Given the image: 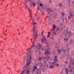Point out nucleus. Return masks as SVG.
<instances>
[{"mask_svg": "<svg viewBox=\"0 0 74 74\" xmlns=\"http://www.w3.org/2000/svg\"><path fill=\"white\" fill-rule=\"evenodd\" d=\"M41 50H42V51H43V49H42Z\"/></svg>", "mask_w": 74, "mask_h": 74, "instance_id": "53", "label": "nucleus"}, {"mask_svg": "<svg viewBox=\"0 0 74 74\" xmlns=\"http://www.w3.org/2000/svg\"><path fill=\"white\" fill-rule=\"evenodd\" d=\"M43 38L42 39V41H41V43H42L43 42H45V43L47 45L48 44V42L47 41V39L45 38L44 36L43 37Z\"/></svg>", "mask_w": 74, "mask_h": 74, "instance_id": "4", "label": "nucleus"}, {"mask_svg": "<svg viewBox=\"0 0 74 74\" xmlns=\"http://www.w3.org/2000/svg\"><path fill=\"white\" fill-rule=\"evenodd\" d=\"M32 71H36V69L34 68L33 69V70Z\"/></svg>", "mask_w": 74, "mask_h": 74, "instance_id": "28", "label": "nucleus"}, {"mask_svg": "<svg viewBox=\"0 0 74 74\" xmlns=\"http://www.w3.org/2000/svg\"><path fill=\"white\" fill-rule=\"evenodd\" d=\"M62 30H63V28H61L60 29V31H62Z\"/></svg>", "mask_w": 74, "mask_h": 74, "instance_id": "33", "label": "nucleus"}, {"mask_svg": "<svg viewBox=\"0 0 74 74\" xmlns=\"http://www.w3.org/2000/svg\"><path fill=\"white\" fill-rule=\"evenodd\" d=\"M24 4H25V6H26L27 7V8L28 10L29 11L30 13H31V12H32V11L29 8H27V7H28V6H27L26 4H25L24 3Z\"/></svg>", "mask_w": 74, "mask_h": 74, "instance_id": "8", "label": "nucleus"}, {"mask_svg": "<svg viewBox=\"0 0 74 74\" xmlns=\"http://www.w3.org/2000/svg\"><path fill=\"white\" fill-rule=\"evenodd\" d=\"M43 33H44V31L42 33V36L43 35Z\"/></svg>", "mask_w": 74, "mask_h": 74, "instance_id": "39", "label": "nucleus"}, {"mask_svg": "<svg viewBox=\"0 0 74 74\" xmlns=\"http://www.w3.org/2000/svg\"><path fill=\"white\" fill-rule=\"evenodd\" d=\"M68 40H69V39H68V38H67L66 39V41H67Z\"/></svg>", "mask_w": 74, "mask_h": 74, "instance_id": "37", "label": "nucleus"}, {"mask_svg": "<svg viewBox=\"0 0 74 74\" xmlns=\"http://www.w3.org/2000/svg\"><path fill=\"white\" fill-rule=\"evenodd\" d=\"M60 74H63V73H62V72H60Z\"/></svg>", "mask_w": 74, "mask_h": 74, "instance_id": "43", "label": "nucleus"}, {"mask_svg": "<svg viewBox=\"0 0 74 74\" xmlns=\"http://www.w3.org/2000/svg\"><path fill=\"white\" fill-rule=\"evenodd\" d=\"M57 30H58V31H59L60 29L59 28H58Z\"/></svg>", "mask_w": 74, "mask_h": 74, "instance_id": "34", "label": "nucleus"}, {"mask_svg": "<svg viewBox=\"0 0 74 74\" xmlns=\"http://www.w3.org/2000/svg\"><path fill=\"white\" fill-rule=\"evenodd\" d=\"M37 10H38L39 9V8H39V7H38V6L37 7Z\"/></svg>", "mask_w": 74, "mask_h": 74, "instance_id": "29", "label": "nucleus"}, {"mask_svg": "<svg viewBox=\"0 0 74 74\" xmlns=\"http://www.w3.org/2000/svg\"><path fill=\"white\" fill-rule=\"evenodd\" d=\"M65 71L66 74H69V73H68V72L69 71V69H68L67 68H65Z\"/></svg>", "mask_w": 74, "mask_h": 74, "instance_id": "7", "label": "nucleus"}, {"mask_svg": "<svg viewBox=\"0 0 74 74\" xmlns=\"http://www.w3.org/2000/svg\"><path fill=\"white\" fill-rule=\"evenodd\" d=\"M47 11L49 13V12L48 11H51V12H53V10H51V9L49 8H47Z\"/></svg>", "mask_w": 74, "mask_h": 74, "instance_id": "9", "label": "nucleus"}, {"mask_svg": "<svg viewBox=\"0 0 74 74\" xmlns=\"http://www.w3.org/2000/svg\"><path fill=\"white\" fill-rule=\"evenodd\" d=\"M55 58H54V59H56V58H57V56H55Z\"/></svg>", "mask_w": 74, "mask_h": 74, "instance_id": "38", "label": "nucleus"}, {"mask_svg": "<svg viewBox=\"0 0 74 74\" xmlns=\"http://www.w3.org/2000/svg\"><path fill=\"white\" fill-rule=\"evenodd\" d=\"M49 3H51V1H49Z\"/></svg>", "mask_w": 74, "mask_h": 74, "instance_id": "42", "label": "nucleus"}, {"mask_svg": "<svg viewBox=\"0 0 74 74\" xmlns=\"http://www.w3.org/2000/svg\"><path fill=\"white\" fill-rule=\"evenodd\" d=\"M74 67H73V69H74Z\"/></svg>", "mask_w": 74, "mask_h": 74, "instance_id": "57", "label": "nucleus"}, {"mask_svg": "<svg viewBox=\"0 0 74 74\" xmlns=\"http://www.w3.org/2000/svg\"><path fill=\"white\" fill-rule=\"evenodd\" d=\"M42 3H40V7H42Z\"/></svg>", "mask_w": 74, "mask_h": 74, "instance_id": "31", "label": "nucleus"}, {"mask_svg": "<svg viewBox=\"0 0 74 74\" xmlns=\"http://www.w3.org/2000/svg\"><path fill=\"white\" fill-rule=\"evenodd\" d=\"M53 29H55V28H56V26L53 25Z\"/></svg>", "mask_w": 74, "mask_h": 74, "instance_id": "18", "label": "nucleus"}, {"mask_svg": "<svg viewBox=\"0 0 74 74\" xmlns=\"http://www.w3.org/2000/svg\"><path fill=\"white\" fill-rule=\"evenodd\" d=\"M68 36H70V35H68Z\"/></svg>", "mask_w": 74, "mask_h": 74, "instance_id": "62", "label": "nucleus"}, {"mask_svg": "<svg viewBox=\"0 0 74 74\" xmlns=\"http://www.w3.org/2000/svg\"><path fill=\"white\" fill-rule=\"evenodd\" d=\"M66 33H69V31H68V29H67L66 30Z\"/></svg>", "mask_w": 74, "mask_h": 74, "instance_id": "25", "label": "nucleus"}, {"mask_svg": "<svg viewBox=\"0 0 74 74\" xmlns=\"http://www.w3.org/2000/svg\"><path fill=\"white\" fill-rule=\"evenodd\" d=\"M57 51H58V52H59V53H61V51H60V49H58Z\"/></svg>", "mask_w": 74, "mask_h": 74, "instance_id": "19", "label": "nucleus"}, {"mask_svg": "<svg viewBox=\"0 0 74 74\" xmlns=\"http://www.w3.org/2000/svg\"><path fill=\"white\" fill-rule=\"evenodd\" d=\"M65 51H66V50H64V53H65Z\"/></svg>", "mask_w": 74, "mask_h": 74, "instance_id": "40", "label": "nucleus"}, {"mask_svg": "<svg viewBox=\"0 0 74 74\" xmlns=\"http://www.w3.org/2000/svg\"><path fill=\"white\" fill-rule=\"evenodd\" d=\"M32 49H36V45H35L34 44L32 47L31 48V49H30V51H32Z\"/></svg>", "mask_w": 74, "mask_h": 74, "instance_id": "6", "label": "nucleus"}, {"mask_svg": "<svg viewBox=\"0 0 74 74\" xmlns=\"http://www.w3.org/2000/svg\"><path fill=\"white\" fill-rule=\"evenodd\" d=\"M50 21H51V19H50Z\"/></svg>", "mask_w": 74, "mask_h": 74, "instance_id": "58", "label": "nucleus"}, {"mask_svg": "<svg viewBox=\"0 0 74 74\" xmlns=\"http://www.w3.org/2000/svg\"><path fill=\"white\" fill-rule=\"evenodd\" d=\"M32 18L33 22V23L34 24V27L33 28V32L34 34H35V35H34V37H35V38H34V41H36V39L37 38V37L38 36V35H37V29H36V27L37 23L34 22V18H32Z\"/></svg>", "mask_w": 74, "mask_h": 74, "instance_id": "1", "label": "nucleus"}, {"mask_svg": "<svg viewBox=\"0 0 74 74\" xmlns=\"http://www.w3.org/2000/svg\"><path fill=\"white\" fill-rule=\"evenodd\" d=\"M32 4L33 5V6H35V5H36V3L34 2H32Z\"/></svg>", "mask_w": 74, "mask_h": 74, "instance_id": "17", "label": "nucleus"}, {"mask_svg": "<svg viewBox=\"0 0 74 74\" xmlns=\"http://www.w3.org/2000/svg\"><path fill=\"white\" fill-rule=\"evenodd\" d=\"M43 9H44H44H45V8H43Z\"/></svg>", "mask_w": 74, "mask_h": 74, "instance_id": "59", "label": "nucleus"}, {"mask_svg": "<svg viewBox=\"0 0 74 74\" xmlns=\"http://www.w3.org/2000/svg\"><path fill=\"white\" fill-rule=\"evenodd\" d=\"M64 15V13H62V16H63Z\"/></svg>", "mask_w": 74, "mask_h": 74, "instance_id": "27", "label": "nucleus"}, {"mask_svg": "<svg viewBox=\"0 0 74 74\" xmlns=\"http://www.w3.org/2000/svg\"><path fill=\"white\" fill-rule=\"evenodd\" d=\"M37 19L38 20L39 19H40V17H38L37 18Z\"/></svg>", "mask_w": 74, "mask_h": 74, "instance_id": "30", "label": "nucleus"}, {"mask_svg": "<svg viewBox=\"0 0 74 74\" xmlns=\"http://www.w3.org/2000/svg\"><path fill=\"white\" fill-rule=\"evenodd\" d=\"M72 71H73V70L71 69V70H70L71 73Z\"/></svg>", "mask_w": 74, "mask_h": 74, "instance_id": "35", "label": "nucleus"}, {"mask_svg": "<svg viewBox=\"0 0 74 74\" xmlns=\"http://www.w3.org/2000/svg\"><path fill=\"white\" fill-rule=\"evenodd\" d=\"M53 61L55 63H56V62L57 61V59H54L53 60Z\"/></svg>", "mask_w": 74, "mask_h": 74, "instance_id": "15", "label": "nucleus"}, {"mask_svg": "<svg viewBox=\"0 0 74 74\" xmlns=\"http://www.w3.org/2000/svg\"><path fill=\"white\" fill-rule=\"evenodd\" d=\"M37 47H39V49H41V45H40V44H38L37 45Z\"/></svg>", "mask_w": 74, "mask_h": 74, "instance_id": "13", "label": "nucleus"}, {"mask_svg": "<svg viewBox=\"0 0 74 74\" xmlns=\"http://www.w3.org/2000/svg\"><path fill=\"white\" fill-rule=\"evenodd\" d=\"M58 6L59 7H62V4L61 3H60L58 4Z\"/></svg>", "mask_w": 74, "mask_h": 74, "instance_id": "14", "label": "nucleus"}, {"mask_svg": "<svg viewBox=\"0 0 74 74\" xmlns=\"http://www.w3.org/2000/svg\"><path fill=\"white\" fill-rule=\"evenodd\" d=\"M50 38V39H51V40H53V37H51Z\"/></svg>", "mask_w": 74, "mask_h": 74, "instance_id": "23", "label": "nucleus"}, {"mask_svg": "<svg viewBox=\"0 0 74 74\" xmlns=\"http://www.w3.org/2000/svg\"><path fill=\"white\" fill-rule=\"evenodd\" d=\"M56 34V33H54V34Z\"/></svg>", "mask_w": 74, "mask_h": 74, "instance_id": "54", "label": "nucleus"}, {"mask_svg": "<svg viewBox=\"0 0 74 74\" xmlns=\"http://www.w3.org/2000/svg\"><path fill=\"white\" fill-rule=\"evenodd\" d=\"M71 33V31H70L69 32V34H70Z\"/></svg>", "mask_w": 74, "mask_h": 74, "instance_id": "48", "label": "nucleus"}, {"mask_svg": "<svg viewBox=\"0 0 74 74\" xmlns=\"http://www.w3.org/2000/svg\"><path fill=\"white\" fill-rule=\"evenodd\" d=\"M49 59H50V58H49V57H48Z\"/></svg>", "mask_w": 74, "mask_h": 74, "instance_id": "47", "label": "nucleus"}, {"mask_svg": "<svg viewBox=\"0 0 74 74\" xmlns=\"http://www.w3.org/2000/svg\"><path fill=\"white\" fill-rule=\"evenodd\" d=\"M46 58V57H45L44 59H45Z\"/></svg>", "mask_w": 74, "mask_h": 74, "instance_id": "60", "label": "nucleus"}, {"mask_svg": "<svg viewBox=\"0 0 74 74\" xmlns=\"http://www.w3.org/2000/svg\"><path fill=\"white\" fill-rule=\"evenodd\" d=\"M25 4H27V1L26 0H25Z\"/></svg>", "mask_w": 74, "mask_h": 74, "instance_id": "24", "label": "nucleus"}, {"mask_svg": "<svg viewBox=\"0 0 74 74\" xmlns=\"http://www.w3.org/2000/svg\"><path fill=\"white\" fill-rule=\"evenodd\" d=\"M49 68L50 69H52L54 68V66L51 65L50 66Z\"/></svg>", "mask_w": 74, "mask_h": 74, "instance_id": "11", "label": "nucleus"}, {"mask_svg": "<svg viewBox=\"0 0 74 74\" xmlns=\"http://www.w3.org/2000/svg\"><path fill=\"white\" fill-rule=\"evenodd\" d=\"M23 71L22 72V73H24L25 71L26 73L25 74H29L30 73V71L29 69H27V66H24L23 69Z\"/></svg>", "mask_w": 74, "mask_h": 74, "instance_id": "3", "label": "nucleus"}, {"mask_svg": "<svg viewBox=\"0 0 74 74\" xmlns=\"http://www.w3.org/2000/svg\"><path fill=\"white\" fill-rule=\"evenodd\" d=\"M56 65L57 67L58 66H59V64H56Z\"/></svg>", "mask_w": 74, "mask_h": 74, "instance_id": "32", "label": "nucleus"}, {"mask_svg": "<svg viewBox=\"0 0 74 74\" xmlns=\"http://www.w3.org/2000/svg\"><path fill=\"white\" fill-rule=\"evenodd\" d=\"M49 25H50V23H49Z\"/></svg>", "mask_w": 74, "mask_h": 74, "instance_id": "63", "label": "nucleus"}, {"mask_svg": "<svg viewBox=\"0 0 74 74\" xmlns=\"http://www.w3.org/2000/svg\"><path fill=\"white\" fill-rule=\"evenodd\" d=\"M38 72H37L36 73V74H38Z\"/></svg>", "mask_w": 74, "mask_h": 74, "instance_id": "44", "label": "nucleus"}, {"mask_svg": "<svg viewBox=\"0 0 74 74\" xmlns=\"http://www.w3.org/2000/svg\"><path fill=\"white\" fill-rule=\"evenodd\" d=\"M62 21H64V18L62 19Z\"/></svg>", "mask_w": 74, "mask_h": 74, "instance_id": "52", "label": "nucleus"}, {"mask_svg": "<svg viewBox=\"0 0 74 74\" xmlns=\"http://www.w3.org/2000/svg\"><path fill=\"white\" fill-rule=\"evenodd\" d=\"M71 17H70V16H68V19H71Z\"/></svg>", "mask_w": 74, "mask_h": 74, "instance_id": "26", "label": "nucleus"}, {"mask_svg": "<svg viewBox=\"0 0 74 74\" xmlns=\"http://www.w3.org/2000/svg\"><path fill=\"white\" fill-rule=\"evenodd\" d=\"M60 25H62V23H60Z\"/></svg>", "mask_w": 74, "mask_h": 74, "instance_id": "45", "label": "nucleus"}, {"mask_svg": "<svg viewBox=\"0 0 74 74\" xmlns=\"http://www.w3.org/2000/svg\"><path fill=\"white\" fill-rule=\"evenodd\" d=\"M65 36H67V35H66V34H65Z\"/></svg>", "mask_w": 74, "mask_h": 74, "instance_id": "55", "label": "nucleus"}, {"mask_svg": "<svg viewBox=\"0 0 74 74\" xmlns=\"http://www.w3.org/2000/svg\"><path fill=\"white\" fill-rule=\"evenodd\" d=\"M30 53V52H29L28 53H26L27 55V63L26 64V66H29V64L30 63V62H31V60H32V56H31V55L29 54Z\"/></svg>", "mask_w": 74, "mask_h": 74, "instance_id": "2", "label": "nucleus"}, {"mask_svg": "<svg viewBox=\"0 0 74 74\" xmlns=\"http://www.w3.org/2000/svg\"><path fill=\"white\" fill-rule=\"evenodd\" d=\"M49 37H50V35L48 34L47 36V38H49Z\"/></svg>", "mask_w": 74, "mask_h": 74, "instance_id": "22", "label": "nucleus"}, {"mask_svg": "<svg viewBox=\"0 0 74 74\" xmlns=\"http://www.w3.org/2000/svg\"><path fill=\"white\" fill-rule=\"evenodd\" d=\"M69 13H70L69 14V16L71 17V18H72L73 16V14H72V13L69 12Z\"/></svg>", "mask_w": 74, "mask_h": 74, "instance_id": "10", "label": "nucleus"}, {"mask_svg": "<svg viewBox=\"0 0 74 74\" xmlns=\"http://www.w3.org/2000/svg\"><path fill=\"white\" fill-rule=\"evenodd\" d=\"M27 1H30V0H27Z\"/></svg>", "mask_w": 74, "mask_h": 74, "instance_id": "49", "label": "nucleus"}, {"mask_svg": "<svg viewBox=\"0 0 74 74\" xmlns=\"http://www.w3.org/2000/svg\"><path fill=\"white\" fill-rule=\"evenodd\" d=\"M66 39H64V41H65V40H66Z\"/></svg>", "mask_w": 74, "mask_h": 74, "instance_id": "46", "label": "nucleus"}, {"mask_svg": "<svg viewBox=\"0 0 74 74\" xmlns=\"http://www.w3.org/2000/svg\"><path fill=\"white\" fill-rule=\"evenodd\" d=\"M72 60H73V59H71V62L70 63V64L69 65V67L70 68V69H71V63H72V65H74V60H73V62H72Z\"/></svg>", "mask_w": 74, "mask_h": 74, "instance_id": "5", "label": "nucleus"}, {"mask_svg": "<svg viewBox=\"0 0 74 74\" xmlns=\"http://www.w3.org/2000/svg\"><path fill=\"white\" fill-rule=\"evenodd\" d=\"M44 15V13H43L42 14V15Z\"/></svg>", "mask_w": 74, "mask_h": 74, "instance_id": "50", "label": "nucleus"}, {"mask_svg": "<svg viewBox=\"0 0 74 74\" xmlns=\"http://www.w3.org/2000/svg\"><path fill=\"white\" fill-rule=\"evenodd\" d=\"M34 69H36V70H38V68H37V66H34Z\"/></svg>", "mask_w": 74, "mask_h": 74, "instance_id": "16", "label": "nucleus"}, {"mask_svg": "<svg viewBox=\"0 0 74 74\" xmlns=\"http://www.w3.org/2000/svg\"><path fill=\"white\" fill-rule=\"evenodd\" d=\"M50 33H51V32H49L48 33V34H50Z\"/></svg>", "mask_w": 74, "mask_h": 74, "instance_id": "41", "label": "nucleus"}, {"mask_svg": "<svg viewBox=\"0 0 74 74\" xmlns=\"http://www.w3.org/2000/svg\"><path fill=\"white\" fill-rule=\"evenodd\" d=\"M46 55H49V51H48L47 50L45 53Z\"/></svg>", "mask_w": 74, "mask_h": 74, "instance_id": "12", "label": "nucleus"}, {"mask_svg": "<svg viewBox=\"0 0 74 74\" xmlns=\"http://www.w3.org/2000/svg\"><path fill=\"white\" fill-rule=\"evenodd\" d=\"M5 0H2L3 1H4Z\"/></svg>", "mask_w": 74, "mask_h": 74, "instance_id": "56", "label": "nucleus"}, {"mask_svg": "<svg viewBox=\"0 0 74 74\" xmlns=\"http://www.w3.org/2000/svg\"><path fill=\"white\" fill-rule=\"evenodd\" d=\"M65 64H67V63H68V62L67 61H66L65 62Z\"/></svg>", "mask_w": 74, "mask_h": 74, "instance_id": "36", "label": "nucleus"}, {"mask_svg": "<svg viewBox=\"0 0 74 74\" xmlns=\"http://www.w3.org/2000/svg\"><path fill=\"white\" fill-rule=\"evenodd\" d=\"M30 20H31V19H30Z\"/></svg>", "mask_w": 74, "mask_h": 74, "instance_id": "64", "label": "nucleus"}, {"mask_svg": "<svg viewBox=\"0 0 74 74\" xmlns=\"http://www.w3.org/2000/svg\"><path fill=\"white\" fill-rule=\"evenodd\" d=\"M65 7L64 6H63V7Z\"/></svg>", "mask_w": 74, "mask_h": 74, "instance_id": "61", "label": "nucleus"}, {"mask_svg": "<svg viewBox=\"0 0 74 74\" xmlns=\"http://www.w3.org/2000/svg\"><path fill=\"white\" fill-rule=\"evenodd\" d=\"M53 30H55V29H53Z\"/></svg>", "mask_w": 74, "mask_h": 74, "instance_id": "51", "label": "nucleus"}, {"mask_svg": "<svg viewBox=\"0 0 74 74\" xmlns=\"http://www.w3.org/2000/svg\"><path fill=\"white\" fill-rule=\"evenodd\" d=\"M55 62H51V64H52L53 65V64H55Z\"/></svg>", "mask_w": 74, "mask_h": 74, "instance_id": "20", "label": "nucleus"}, {"mask_svg": "<svg viewBox=\"0 0 74 74\" xmlns=\"http://www.w3.org/2000/svg\"><path fill=\"white\" fill-rule=\"evenodd\" d=\"M42 59V58L41 57H40L38 58L39 60H41Z\"/></svg>", "mask_w": 74, "mask_h": 74, "instance_id": "21", "label": "nucleus"}]
</instances>
